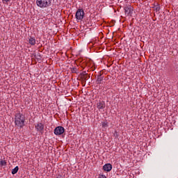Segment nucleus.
Wrapping results in <instances>:
<instances>
[{
    "mask_svg": "<svg viewBox=\"0 0 178 178\" xmlns=\"http://www.w3.org/2000/svg\"><path fill=\"white\" fill-rule=\"evenodd\" d=\"M84 15H86L84 10L81 8H79L77 10L75 14V17L76 20H83L84 19Z\"/></svg>",
    "mask_w": 178,
    "mask_h": 178,
    "instance_id": "7ed1b4c3",
    "label": "nucleus"
},
{
    "mask_svg": "<svg viewBox=\"0 0 178 178\" xmlns=\"http://www.w3.org/2000/svg\"><path fill=\"white\" fill-rule=\"evenodd\" d=\"M124 10H125V13H127L128 15H129V13H131V7H125Z\"/></svg>",
    "mask_w": 178,
    "mask_h": 178,
    "instance_id": "9b49d317",
    "label": "nucleus"
},
{
    "mask_svg": "<svg viewBox=\"0 0 178 178\" xmlns=\"http://www.w3.org/2000/svg\"><path fill=\"white\" fill-rule=\"evenodd\" d=\"M36 4L39 8H48L51 5V0H36Z\"/></svg>",
    "mask_w": 178,
    "mask_h": 178,
    "instance_id": "f03ea898",
    "label": "nucleus"
},
{
    "mask_svg": "<svg viewBox=\"0 0 178 178\" xmlns=\"http://www.w3.org/2000/svg\"><path fill=\"white\" fill-rule=\"evenodd\" d=\"M19 172V167L16 166L15 168L12 170V175H16Z\"/></svg>",
    "mask_w": 178,
    "mask_h": 178,
    "instance_id": "9d476101",
    "label": "nucleus"
},
{
    "mask_svg": "<svg viewBox=\"0 0 178 178\" xmlns=\"http://www.w3.org/2000/svg\"><path fill=\"white\" fill-rule=\"evenodd\" d=\"M29 42L31 45H35V38H30L29 40Z\"/></svg>",
    "mask_w": 178,
    "mask_h": 178,
    "instance_id": "6e6552de",
    "label": "nucleus"
},
{
    "mask_svg": "<svg viewBox=\"0 0 178 178\" xmlns=\"http://www.w3.org/2000/svg\"><path fill=\"white\" fill-rule=\"evenodd\" d=\"M97 109H105V102H99L97 104Z\"/></svg>",
    "mask_w": 178,
    "mask_h": 178,
    "instance_id": "0eeeda50",
    "label": "nucleus"
},
{
    "mask_svg": "<svg viewBox=\"0 0 178 178\" xmlns=\"http://www.w3.org/2000/svg\"><path fill=\"white\" fill-rule=\"evenodd\" d=\"M24 123H26V117L24 115L18 113L15 114V124L17 126V127H19V129H22V127H24Z\"/></svg>",
    "mask_w": 178,
    "mask_h": 178,
    "instance_id": "f257e3e1",
    "label": "nucleus"
},
{
    "mask_svg": "<svg viewBox=\"0 0 178 178\" xmlns=\"http://www.w3.org/2000/svg\"><path fill=\"white\" fill-rule=\"evenodd\" d=\"M3 3H8V2H10L11 0H1Z\"/></svg>",
    "mask_w": 178,
    "mask_h": 178,
    "instance_id": "4468645a",
    "label": "nucleus"
},
{
    "mask_svg": "<svg viewBox=\"0 0 178 178\" xmlns=\"http://www.w3.org/2000/svg\"><path fill=\"white\" fill-rule=\"evenodd\" d=\"M103 170L105 172H111L112 170V164L107 163L103 166Z\"/></svg>",
    "mask_w": 178,
    "mask_h": 178,
    "instance_id": "423d86ee",
    "label": "nucleus"
},
{
    "mask_svg": "<svg viewBox=\"0 0 178 178\" xmlns=\"http://www.w3.org/2000/svg\"><path fill=\"white\" fill-rule=\"evenodd\" d=\"M0 165H1V166H6V161L5 160H1V161H0Z\"/></svg>",
    "mask_w": 178,
    "mask_h": 178,
    "instance_id": "f8f14e48",
    "label": "nucleus"
},
{
    "mask_svg": "<svg viewBox=\"0 0 178 178\" xmlns=\"http://www.w3.org/2000/svg\"><path fill=\"white\" fill-rule=\"evenodd\" d=\"M102 127H108V122H102Z\"/></svg>",
    "mask_w": 178,
    "mask_h": 178,
    "instance_id": "ddd939ff",
    "label": "nucleus"
},
{
    "mask_svg": "<svg viewBox=\"0 0 178 178\" xmlns=\"http://www.w3.org/2000/svg\"><path fill=\"white\" fill-rule=\"evenodd\" d=\"M99 178H106V177L104 175H99Z\"/></svg>",
    "mask_w": 178,
    "mask_h": 178,
    "instance_id": "2eb2a0df",
    "label": "nucleus"
},
{
    "mask_svg": "<svg viewBox=\"0 0 178 178\" xmlns=\"http://www.w3.org/2000/svg\"><path fill=\"white\" fill-rule=\"evenodd\" d=\"M54 133L56 136H62V134L65 133V128H63V127L58 126L54 129Z\"/></svg>",
    "mask_w": 178,
    "mask_h": 178,
    "instance_id": "20e7f679",
    "label": "nucleus"
},
{
    "mask_svg": "<svg viewBox=\"0 0 178 178\" xmlns=\"http://www.w3.org/2000/svg\"><path fill=\"white\" fill-rule=\"evenodd\" d=\"M104 80V76H102L101 75L97 76V84H101V82Z\"/></svg>",
    "mask_w": 178,
    "mask_h": 178,
    "instance_id": "1a4fd4ad",
    "label": "nucleus"
},
{
    "mask_svg": "<svg viewBox=\"0 0 178 178\" xmlns=\"http://www.w3.org/2000/svg\"><path fill=\"white\" fill-rule=\"evenodd\" d=\"M35 129L36 131H39L40 133H41V131H42V130H44V124H42L41 122H38L35 125Z\"/></svg>",
    "mask_w": 178,
    "mask_h": 178,
    "instance_id": "39448f33",
    "label": "nucleus"
}]
</instances>
